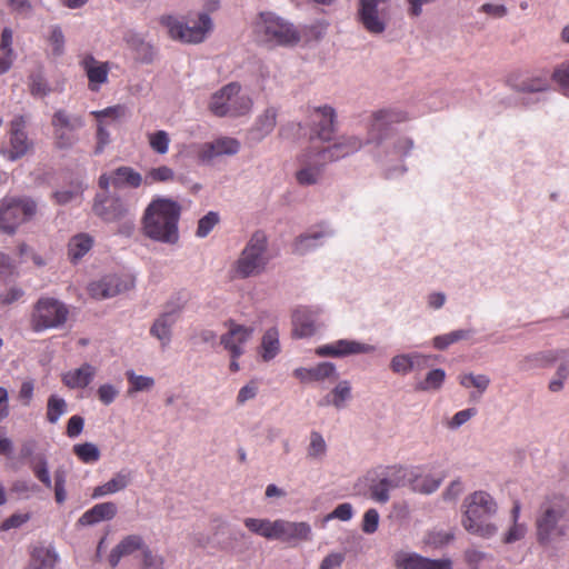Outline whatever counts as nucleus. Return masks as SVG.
Returning a JSON list of instances; mask_svg holds the SVG:
<instances>
[{
	"label": "nucleus",
	"mask_w": 569,
	"mask_h": 569,
	"mask_svg": "<svg viewBox=\"0 0 569 569\" xmlns=\"http://www.w3.org/2000/svg\"><path fill=\"white\" fill-rule=\"evenodd\" d=\"M408 119L398 109H383L372 114L366 143L372 144V157L388 179H395L407 171L405 159L413 149V140L395 130V124Z\"/></svg>",
	"instance_id": "obj_1"
},
{
	"label": "nucleus",
	"mask_w": 569,
	"mask_h": 569,
	"mask_svg": "<svg viewBox=\"0 0 569 569\" xmlns=\"http://www.w3.org/2000/svg\"><path fill=\"white\" fill-rule=\"evenodd\" d=\"M181 206L178 201L157 196L146 207L141 218L144 237L166 244L179 241V220Z\"/></svg>",
	"instance_id": "obj_2"
},
{
	"label": "nucleus",
	"mask_w": 569,
	"mask_h": 569,
	"mask_svg": "<svg viewBox=\"0 0 569 569\" xmlns=\"http://www.w3.org/2000/svg\"><path fill=\"white\" fill-rule=\"evenodd\" d=\"M537 541L551 547L569 533V498L562 495L546 497L539 507L536 521Z\"/></svg>",
	"instance_id": "obj_3"
},
{
	"label": "nucleus",
	"mask_w": 569,
	"mask_h": 569,
	"mask_svg": "<svg viewBox=\"0 0 569 569\" xmlns=\"http://www.w3.org/2000/svg\"><path fill=\"white\" fill-rule=\"evenodd\" d=\"M462 526L471 535L490 539L498 533V526L491 518L498 511V503L493 497L482 490L467 496L462 503Z\"/></svg>",
	"instance_id": "obj_4"
},
{
	"label": "nucleus",
	"mask_w": 569,
	"mask_h": 569,
	"mask_svg": "<svg viewBox=\"0 0 569 569\" xmlns=\"http://www.w3.org/2000/svg\"><path fill=\"white\" fill-rule=\"evenodd\" d=\"M270 260L268 237L259 230L247 241L231 271L237 279L257 277L266 271Z\"/></svg>",
	"instance_id": "obj_5"
},
{
	"label": "nucleus",
	"mask_w": 569,
	"mask_h": 569,
	"mask_svg": "<svg viewBox=\"0 0 569 569\" xmlns=\"http://www.w3.org/2000/svg\"><path fill=\"white\" fill-rule=\"evenodd\" d=\"M220 7L219 0H203L206 12L199 14V22L189 26L172 14H164L159 18V22L168 30L170 38L186 43L202 42L213 28L209 12H214Z\"/></svg>",
	"instance_id": "obj_6"
},
{
	"label": "nucleus",
	"mask_w": 569,
	"mask_h": 569,
	"mask_svg": "<svg viewBox=\"0 0 569 569\" xmlns=\"http://www.w3.org/2000/svg\"><path fill=\"white\" fill-rule=\"evenodd\" d=\"M253 100L238 82H230L212 93L209 110L217 117H242L251 112Z\"/></svg>",
	"instance_id": "obj_7"
},
{
	"label": "nucleus",
	"mask_w": 569,
	"mask_h": 569,
	"mask_svg": "<svg viewBox=\"0 0 569 569\" xmlns=\"http://www.w3.org/2000/svg\"><path fill=\"white\" fill-rule=\"evenodd\" d=\"M366 482L370 498L378 503L390 500V491L405 487L410 481V471L401 466H388L368 472Z\"/></svg>",
	"instance_id": "obj_8"
},
{
	"label": "nucleus",
	"mask_w": 569,
	"mask_h": 569,
	"mask_svg": "<svg viewBox=\"0 0 569 569\" xmlns=\"http://www.w3.org/2000/svg\"><path fill=\"white\" fill-rule=\"evenodd\" d=\"M254 33L260 41L278 46H292L300 40V33L293 24L272 12H261L258 16Z\"/></svg>",
	"instance_id": "obj_9"
},
{
	"label": "nucleus",
	"mask_w": 569,
	"mask_h": 569,
	"mask_svg": "<svg viewBox=\"0 0 569 569\" xmlns=\"http://www.w3.org/2000/svg\"><path fill=\"white\" fill-rule=\"evenodd\" d=\"M390 20V0H359L357 21L371 36L383 34Z\"/></svg>",
	"instance_id": "obj_10"
},
{
	"label": "nucleus",
	"mask_w": 569,
	"mask_h": 569,
	"mask_svg": "<svg viewBox=\"0 0 569 569\" xmlns=\"http://www.w3.org/2000/svg\"><path fill=\"white\" fill-rule=\"evenodd\" d=\"M28 467L34 478L41 482L44 488L53 489L54 499L58 505H62L67 500V471L59 467L54 470L53 479L51 478L49 460L44 452H38L28 461Z\"/></svg>",
	"instance_id": "obj_11"
},
{
	"label": "nucleus",
	"mask_w": 569,
	"mask_h": 569,
	"mask_svg": "<svg viewBox=\"0 0 569 569\" xmlns=\"http://www.w3.org/2000/svg\"><path fill=\"white\" fill-rule=\"evenodd\" d=\"M51 126L56 147L70 149L79 141L78 131L84 128L86 121L83 116L59 108L52 114Z\"/></svg>",
	"instance_id": "obj_12"
},
{
	"label": "nucleus",
	"mask_w": 569,
	"mask_h": 569,
	"mask_svg": "<svg viewBox=\"0 0 569 569\" xmlns=\"http://www.w3.org/2000/svg\"><path fill=\"white\" fill-rule=\"evenodd\" d=\"M68 316L69 309L62 301L50 297L40 298L32 312V328L37 332L59 328L66 323Z\"/></svg>",
	"instance_id": "obj_13"
},
{
	"label": "nucleus",
	"mask_w": 569,
	"mask_h": 569,
	"mask_svg": "<svg viewBox=\"0 0 569 569\" xmlns=\"http://www.w3.org/2000/svg\"><path fill=\"white\" fill-rule=\"evenodd\" d=\"M37 203L30 198H6L2 200V232L12 233L22 222L31 219Z\"/></svg>",
	"instance_id": "obj_14"
},
{
	"label": "nucleus",
	"mask_w": 569,
	"mask_h": 569,
	"mask_svg": "<svg viewBox=\"0 0 569 569\" xmlns=\"http://www.w3.org/2000/svg\"><path fill=\"white\" fill-rule=\"evenodd\" d=\"M300 168L296 171V180L300 186L317 184L322 177L323 167L328 161H323L319 154V149L311 148L298 158Z\"/></svg>",
	"instance_id": "obj_15"
},
{
	"label": "nucleus",
	"mask_w": 569,
	"mask_h": 569,
	"mask_svg": "<svg viewBox=\"0 0 569 569\" xmlns=\"http://www.w3.org/2000/svg\"><path fill=\"white\" fill-rule=\"evenodd\" d=\"M377 347L353 339H338L327 345L316 348L315 353L318 357L345 358L349 356L373 353Z\"/></svg>",
	"instance_id": "obj_16"
},
{
	"label": "nucleus",
	"mask_w": 569,
	"mask_h": 569,
	"mask_svg": "<svg viewBox=\"0 0 569 569\" xmlns=\"http://www.w3.org/2000/svg\"><path fill=\"white\" fill-rule=\"evenodd\" d=\"M201 163H210L213 159L222 156H234L240 150L239 140L231 137H219L212 141L193 146Z\"/></svg>",
	"instance_id": "obj_17"
},
{
	"label": "nucleus",
	"mask_w": 569,
	"mask_h": 569,
	"mask_svg": "<svg viewBox=\"0 0 569 569\" xmlns=\"http://www.w3.org/2000/svg\"><path fill=\"white\" fill-rule=\"evenodd\" d=\"M92 211L103 221L113 222L127 216L128 207L119 196L103 192L96 196Z\"/></svg>",
	"instance_id": "obj_18"
},
{
	"label": "nucleus",
	"mask_w": 569,
	"mask_h": 569,
	"mask_svg": "<svg viewBox=\"0 0 569 569\" xmlns=\"http://www.w3.org/2000/svg\"><path fill=\"white\" fill-rule=\"evenodd\" d=\"M335 236V230L327 223H320L301 233L293 243L298 254H307L328 242Z\"/></svg>",
	"instance_id": "obj_19"
},
{
	"label": "nucleus",
	"mask_w": 569,
	"mask_h": 569,
	"mask_svg": "<svg viewBox=\"0 0 569 569\" xmlns=\"http://www.w3.org/2000/svg\"><path fill=\"white\" fill-rule=\"evenodd\" d=\"M322 309L319 307H299L292 315V331L298 338L313 336L321 327Z\"/></svg>",
	"instance_id": "obj_20"
},
{
	"label": "nucleus",
	"mask_w": 569,
	"mask_h": 569,
	"mask_svg": "<svg viewBox=\"0 0 569 569\" xmlns=\"http://www.w3.org/2000/svg\"><path fill=\"white\" fill-rule=\"evenodd\" d=\"M311 538L312 529L308 522L276 519L273 540L296 545L300 541H309Z\"/></svg>",
	"instance_id": "obj_21"
},
{
	"label": "nucleus",
	"mask_w": 569,
	"mask_h": 569,
	"mask_svg": "<svg viewBox=\"0 0 569 569\" xmlns=\"http://www.w3.org/2000/svg\"><path fill=\"white\" fill-rule=\"evenodd\" d=\"M79 66L88 79V89L98 92L108 82L110 63L97 60L91 53L79 57Z\"/></svg>",
	"instance_id": "obj_22"
},
{
	"label": "nucleus",
	"mask_w": 569,
	"mask_h": 569,
	"mask_svg": "<svg viewBox=\"0 0 569 569\" xmlns=\"http://www.w3.org/2000/svg\"><path fill=\"white\" fill-rule=\"evenodd\" d=\"M309 116L317 138L330 141L336 132L337 113L335 108L329 104L312 107Z\"/></svg>",
	"instance_id": "obj_23"
},
{
	"label": "nucleus",
	"mask_w": 569,
	"mask_h": 569,
	"mask_svg": "<svg viewBox=\"0 0 569 569\" xmlns=\"http://www.w3.org/2000/svg\"><path fill=\"white\" fill-rule=\"evenodd\" d=\"M10 147L7 151L2 150V156L10 161H16L23 157L32 146L26 131V120L22 116L16 117L10 123Z\"/></svg>",
	"instance_id": "obj_24"
},
{
	"label": "nucleus",
	"mask_w": 569,
	"mask_h": 569,
	"mask_svg": "<svg viewBox=\"0 0 569 569\" xmlns=\"http://www.w3.org/2000/svg\"><path fill=\"white\" fill-rule=\"evenodd\" d=\"M398 569H452L449 558L430 559L417 552L399 551L395 556Z\"/></svg>",
	"instance_id": "obj_25"
},
{
	"label": "nucleus",
	"mask_w": 569,
	"mask_h": 569,
	"mask_svg": "<svg viewBox=\"0 0 569 569\" xmlns=\"http://www.w3.org/2000/svg\"><path fill=\"white\" fill-rule=\"evenodd\" d=\"M253 329L230 322L229 329L220 337V343L231 358H239L244 352V345L250 340Z\"/></svg>",
	"instance_id": "obj_26"
},
{
	"label": "nucleus",
	"mask_w": 569,
	"mask_h": 569,
	"mask_svg": "<svg viewBox=\"0 0 569 569\" xmlns=\"http://www.w3.org/2000/svg\"><path fill=\"white\" fill-rule=\"evenodd\" d=\"M292 375L302 383L332 381L339 377L337 366L330 361H322L313 367L296 368Z\"/></svg>",
	"instance_id": "obj_27"
},
{
	"label": "nucleus",
	"mask_w": 569,
	"mask_h": 569,
	"mask_svg": "<svg viewBox=\"0 0 569 569\" xmlns=\"http://www.w3.org/2000/svg\"><path fill=\"white\" fill-rule=\"evenodd\" d=\"M363 141L357 136H341L335 143L319 149L323 161L333 162L359 151Z\"/></svg>",
	"instance_id": "obj_28"
},
{
	"label": "nucleus",
	"mask_w": 569,
	"mask_h": 569,
	"mask_svg": "<svg viewBox=\"0 0 569 569\" xmlns=\"http://www.w3.org/2000/svg\"><path fill=\"white\" fill-rule=\"evenodd\" d=\"M429 358V356L418 351L400 352L391 357L389 368L392 373L405 377L415 370L423 369Z\"/></svg>",
	"instance_id": "obj_29"
},
{
	"label": "nucleus",
	"mask_w": 569,
	"mask_h": 569,
	"mask_svg": "<svg viewBox=\"0 0 569 569\" xmlns=\"http://www.w3.org/2000/svg\"><path fill=\"white\" fill-rule=\"evenodd\" d=\"M129 289V282L117 274H108L88 286L92 298L102 300L112 298Z\"/></svg>",
	"instance_id": "obj_30"
},
{
	"label": "nucleus",
	"mask_w": 569,
	"mask_h": 569,
	"mask_svg": "<svg viewBox=\"0 0 569 569\" xmlns=\"http://www.w3.org/2000/svg\"><path fill=\"white\" fill-rule=\"evenodd\" d=\"M278 109L273 106L266 108L256 118L252 127L249 129V139L260 142L274 130L277 126Z\"/></svg>",
	"instance_id": "obj_31"
},
{
	"label": "nucleus",
	"mask_w": 569,
	"mask_h": 569,
	"mask_svg": "<svg viewBox=\"0 0 569 569\" xmlns=\"http://www.w3.org/2000/svg\"><path fill=\"white\" fill-rule=\"evenodd\" d=\"M179 317L177 309L168 310L161 313L150 328V335L158 339L162 348H167L172 338V328Z\"/></svg>",
	"instance_id": "obj_32"
},
{
	"label": "nucleus",
	"mask_w": 569,
	"mask_h": 569,
	"mask_svg": "<svg viewBox=\"0 0 569 569\" xmlns=\"http://www.w3.org/2000/svg\"><path fill=\"white\" fill-rule=\"evenodd\" d=\"M555 363V355L548 350H540L522 356L518 363V371L530 373L539 369L548 368Z\"/></svg>",
	"instance_id": "obj_33"
},
{
	"label": "nucleus",
	"mask_w": 569,
	"mask_h": 569,
	"mask_svg": "<svg viewBox=\"0 0 569 569\" xmlns=\"http://www.w3.org/2000/svg\"><path fill=\"white\" fill-rule=\"evenodd\" d=\"M132 481V471L129 469H121L116 472L110 480L96 487L92 492V498H101L109 495H114L124 490Z\"/></svg>",
	"instance_id": "obj_34"
},
{
	"label": "nucleus",
	"mask_w": 569,
	"mask_h": 569,
	"mask_svg": "<svg viewBox=\"0 0 569 569\" xmlns=\"http://www.w3.org/2000/svg\"><path fill=\"white\" fill-rule=\"evenodd\" d=\"M509 84L512 90L519 93H541L550 89V82L547 76H525L517 79H510Z\"/></svg>",
	"instance_id": "obj_35"
},
{
	"label": "nucleus",
	"mask_w": 569,
	"mask_h": 569,
	"mask_svg": "<svg viewBox=\"0 0 569 569\" xmlns=\"http://www.w3.org/2000/svg\"><path fill=\"white\" fill-rule=\"evenodd\" d=\"M117 510L114 502L107 501L97 503L82 513L78 519V523L81 526H93L101 521L111 520L116 517Z\"/></svg>",
	"instance_id": "obj_36"
},
{
	"label": "nucleus",
	"mask_w": 569,
	"mask_h": 569,
	"mask_svg": "<svg viewBox=\"0 0 569 569\" xmlns=\"http://www.w3.org/2000/svg\"><path fill=\"white\" fill-rule=\"evenodd\" d=\"M97 375V368L90 363H83L77 369L69 370L62 376L63 383L71 389H83L90 385Z\"/></svg>",
	"instance_id": "obj_37"
},
{
	"label": "nucleus",
	"mask_w": 569,
	"mask_h": 569,
	"mask_svg": "<svg viewBox=\"0 0 569 569\" xmlns=\"http://www.w3.org/2000/svg\"><path fill=\"white\" fill-rule=\"evenodd\" d=\"M59 556L53 547L39 546L31 551L28 569H54Z\"/></svg>",
	"instance_id": "obj_38"
},
{
	"label": "nucleus",
	"mask_w": 569,
	"mask_h": 569,
	"mask_svg": "<svg viewBox=\"0 0 569 569\" xmlns=\"http://www.w3.org/2000/svg\"><path fill=\"white\" fill-rule=\"evenodd\" d=\"M521 506L519 501H515L510 511L511 526L505 532L502 541L505 543H515L522 540L528 531V527L525 522L520 521Z\"/></svg>",
	"instance_id": "obj_39"
},
{
	"label": "nucleus",
	"mask_w": 569,
	"mask_h": 569,
	"mask_svg": "<svg viewBox=\"0 0 569 569\" xmlns=\"http://www.w3.org/2000/svg\"><path fill=\"white\" fill-rule=\"evenodd\" d=\"M93 238L88 233L73 236L68 243V254L71 262L80 261L92 248Z\"/></svg>",
	"instance_id": "obj_40"
},
{
	"label": "nucleus",
	"mask_w": 569,
	"mask_h": 569,
	"mask_svg": "<svg viewBox=\"0 0 569 569\" xmlns=\"http://www.w3.org/2000/svg\"><path fill=\"white\" fill-rule=\"evenodd\" d=\"M143 184V176L131 167L121 166L112 172V186L120 188L128 186L139 188Z\"/></svg>",
	"instance_id": "obj_41"
},
{
	"label": "nucleus",
	"mask_w": 569,
	"mask_h": 569,
	"mask_svg": "<svg viewBox=\"0 0 569 569\" xmlns=\"http://www.w3.org/2000/svg\"><path fill=\"white\" fill-rule=\"evenodd\" d=\"M126 43L130 49L136 51L137 59L141 62L150 63L153 60L154 51L150 43L136 32H129L124 37Z\"/></svg>",
	"instance_id": "obj_42"
},
{
	"label": "nucleus",
	"mask_w": 569,
	"mask_h": 569,
	"mask_svg": "<svg viewBox=\"0 0 569 569\" xmlns=\"http://www.w3.org/2000/svg\"><path fill=\"white\" fill-rule=\"evenodd\" d=\"M243 525L250 532L267 540H273L276 520L248 517L243 520Z\"/></svg>",
	"instance_id": "obj_43"
},
{
	"label": "nucleus",
	"mask_w": 569,
	"mask_h": 569,
	"mask_svg": "<svg viewBox=\"0 0 569 569\" xmlns=\"http://www.w3.org/2000/svg\"><path fill=\"white\" fill-rule=\"evenodd\" d=\"M459 383L463 388H475L477 392L470 395L471 399L478 400L490 385V378L487 375L463 373L459 376Z\"/></svg>",
	"instance_id": "obj_44"
},
{
	"label": "nucleus",
	"mask_w": 569,
	"mask_h": 569,
	"mask_svg": "<svg viewBox=\"0 0 569 569\" xmlns=\"http://www.w3.org/2000/svg\"><path fill=\"white\" fill-rule=\"evenodd\" d=\"M176 179V172L172 168L162 164L159 167L150 168L143 176V184L147 187L156 183H168Z\"/></svg>",
	"instance_id": "obj_45"
},
{
	"label": "nucleus",
	"mask_w": 569,
	"mask_h": 569,
	"mask_svg": "<svg viewBox=\"0 0 569 569\" xmlns=\"http://www.w3.org/2000/svg\"><path fill=\"white\" fill-rule=\"evenodd\" d=\"M408 485H410L411 489L416 492L430 495L440 487L441 479L431 475L413 477V473L410 471V481Z\"/></svg>",
	"instance_id": "obj_46"
},
{
	"label": "nucleus",
	"mask_w": 569,
	"mask_h": 569,
	"mask_svg": "<svg viewBox=\"0 0 569 569\" xmlns=\"http://www.w3.org/2000/svg\"><path fill=\"white\" fill-rule=\"evenodd\" d=\"M446 380V371L441 368L430 370L423 380L417 382L416 389L419 391H438Z\"/></svg>",
	"instance_id": "obj_47"
},
{
	"label": "nucleus",
	"mask_w": 569,
	"mask_h": 569,
	"mask_svg": "<svg viewBox=\"0 0 569 569\" xmlns=\"http://www.w3.org/2000/svg\"><path fill=\"white\" fill-rule=\"evenodd\" d=\"M29 90L34 98H44L51 93L52 89L41 69H38L30 74Z\"/></svg>",
	"instance_id": "obj_48"
},
{
	"label": "nucleus",
	"mask_w": 569,
	"mask_h": 569,
	"mask_svg": "<svg viewBox=\"0 0 569 569\" xmlns=\"http://www.w3.org/2000/svg\"><path fill=\"white\" fill-rule=\"evenodd\" d=\"M327 442L319 431H311L309 445L307 448V457L311 460L320 461L327 453Z\"/></svg>",
	"instance_id": "obj_49"
},
{
	"label": "nucleus",
	"mask_w": 569,
	"mask_h": 569,
	"mask_svg": "<svg viewBox=\"0 0 569 569\" xmlns=\"http://www.w3.org/2000/svg\"><path fill=\"white\" fill-rule=\"evenodd\" d=\"M262 352L261 356L263 360L269 361L273 359L279 352V333L278 330L271 328L266 331L262 337L261 343Z\"/></svg>",
	"instance_id": "obj_50"
},
{
	"label": "nucleus",
	"mask_w": 569,
	"mask_h": 569,
	"mask_svg": "<svg viewBox=\"0 0 569 569\" xmlns=\"http://www.w3.org/2000/svg\"><path fill=\"white\" fill-rule=\"evenodd\" d=\"M332 397L335 399V408L337 410L345 409L347 403L352 398L351 383L348 380H340L332 389Z\"/></svg>",
	"instance_id": "obj_51"
},
{
	"label": "nucleus",
	"mask_w": 569,
	"mask_h": 569,
	"mask_svg": "<svg viewBox=\"0 0 569 569\" xmlns=\"http://www.w3.org/2000/svg\"><path fill=\"white\" fill-rule=\"evenodd\" d=\"M126 377L130 385L128 389L129 395L148 391L154 386V379L152 377L137 375L133 370H128Z\"/></svg>",
	"instance_id": "obj_52"
},
{
	"label": "nucleus",
	"mask_w": 569,
	"mask_h": 569,
	"mask_svg": "<svg viewBox=\"0 0 569 569\" xmlns=\"http://www.w3.org/2000/svg\"><path fill=\"white\" fill-rule=\"evenodd\" d=\"M147 139L151 150L158 154H166L169 151L171 142L170 136L164 130H157L147 133Z\"/></svg>",
	"instance_id": "obj_53"
},
{
	"label": "nucleus",
	"mask_w": 569,
	"mask_h": 569,
	"mask_svg": "<svg viewBox=\"0 0 569 569\" xmlns=\"http://www.w3.org/2000/svg\"><path fill=\"white\" fill-rule=\"evenodd\" d=\"M67 412V402L58 395H51L47 403V420L54 425Z\"/></svg>",
	"instance_id": "obj_54"
},
{
	"label": "nucleus",
	"mask_w": 569,
	"mask_h": 569,
	"mask_svg": "<svg viewBox=\"0 0 569 569\" xmlns=\"http://www.w3.org/2000/svg\"><path fill=\"white\" fill-rule=\"evenodd\" d=\"M72 450L83 463H94L101 456L98 446L92 442L74 445Z\"/></svg>",
	"instance_id": "obj_55"
},
{
	"label": "nucleus",
	"mask_w": 569,
	"mask_h": 569,
	"mask_svg": "<svg viewBox=\"0 0 569 569\" xmlns=\"http://www.w3.org/2000/svg\"><path fill=\"white\" fill-rule=\"evenodd\" d=\"M12 44V30L2 29V73L7 72L13 64L17 58Z\"/></svg>",
	"instance_id": "obj_56"
},
{
	"label": "nucleus",
	"mask_w": 569,
	"mask_h": 569,
	"mask_svg": "<svg viewBox=\"0 0 569 569\" xmlns=\"http://www.w3.org/2000/svg\"><path fill=\"white\" fill-rule=\"evenodd\" d=\"M91 114L97 119V121H106L107 119L118 121L128 116V108L123 104H116L102 110H93L91 111Z\"/></svg>",
	"instance_id": "obj_57"
},
{
	"label": "nucleus",
	"mask_w": 569,
	"mask_h": 569,
	"mask_svg": "<svg viewBox=\"0 0 569 569\" xmlns=\"http://www.w3.org/2000/svg\"><path fill=\"white\" fill-rule=\"evenodd\" d=\"M551 78L558 86L559 91L565 97L569 98V60L556 67Z\"/></svg>",
	"instance_id": "obj_58"
},
{
	"label": "nucleus",
	"mask_w": 569,
	"mask_h": 569,
	"mask_svg": "<svg viewBox=\"0 0 569 569\" xmlns=\"http://www.w3.org/2000/svg\"><path fill=\"white\" fill-rule=\"evenodd\" d=\"M220 217L216 211H209L198 221L196 236L198 238H206L212 229L219 223Z\"/></svg>",
	"instance_id": "obj_59"
},
{
	"label": "nucleus",
	"mask_w": 569,
	"mask_h": 569,
	"mask_svg": "<svg viewBox=\"0 0 569 569\" xmlns=\"http://www.w3.org/2000/svg\"><path fill=\"white\" fill-rule=\"evenodd\" d=\"M569 379V367L558 365L553 377L548 383L550 392L557 393L563 390L565 382Z\"/></svg>",
	"instance_id": "obj_60"
},
{
	"label": "nucleus",
	"mask_w": 569,
	"mask_h": 569,
	"mask_svg": "<svg viewBox=\"0 0 569 569\" xmlns=\"http://www.w3.org/2000/svg\"><path fill=\"white\" fill-rule=\"evenodd\" d=\"M569 379V367L558 365L553 377L548 383L550 392L557 393L563 390L565 382Z\"/></svg>",
	"instance_id": "obj_61"
},
{
	"label": "nucleus",
	"mask_w": 569,
	"mask_h": 569,
	"mask_svg": "<svg viewBox=\"0 0 569 569\" xmlns=\"http://www.w3.org/2000/svg\"><path fill=\"white\" fill-rule=\"evenodd\" d=\"M49 43L54 57H60L64 53L66 39L59 26H53L49 36Z\"/></svg>",
	"instance_id": "obj_62"
},
{
	"label": "nucleus",
	"mask_w": 569,
	"mask_h": 569,
	"mask_svg": "<svg viewBox=\"0 0 569 569\" xmlns=\"http://www.w3.org/2000/svg\"><path fill=\"white\" fill-rule=\"evenodd\" d=\"M120 389L112 383H102L97 389V397L104 406H110L118 398Z\"/></svg>",
	"instance_id": "obj_63"
},
{
	"label": "nucleus",
	"mask_w": 569,
	"mask_h": 569,
	"mask_svg": "<svg viewBox=\"0 0 569 569\" xmlns=\"http://www.w3.org/2000/svg\"><path fill=\"white\" fill-rule=\"evenodd\" d=\"M83 191V186L81 183H77L68 189H61L54 192V199L59 204H67L78 197L81 196Z\"/></svg>",
	"instance_id": "obj_64"
}]
</instances>
